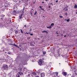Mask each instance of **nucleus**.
Returning a JSON list of instances; mask_svg holds the SVG:
<instances>
[{
    "mask_svg": "<svg viewBox=\"0 0 77 77\" xmlns=\"http://www.w3.org/2000/svg\"><path fill=\"white\" fill-rule=\"evenodd\" d=\"M19 62L18 65H19L20 67H21V66H23V65H24V63L22 61H19Z\"/></svg>",
    "mask_w": 77,
    "mask_h": 77,
    "instance_id": "1",
    "label": "nucleus"
},
{
    "mask_svg": "<svg viewBox=\"0 0 77 77\" xmlns=\"http://www.w3.org/2000/svg\"><path fill=\"white\" fill-rule=\"evenodd\" d=\"M38 63L39 65H40V66L43 65L44 64V63H43V61H42V60H39L38 62Z\"/></svg>",
    "mask_w": 77,
    "mask_h": 77,
    "instance_id": "2",
    "label": "nucleus"
},
{
    "mask_svg": "<svg viewBox=\"0 0 77 77\" xmlns=\"http://www.w3.org/2000/svg\"><path fill=\"white\" fill-rule=\"evenodd\" d=\"M62 74L65 76H66V75L67 74V73L66 72H65L64 71H63L62 72Z\"/></svg>",
    "mask_w": 77,
    "mask_h": 77,
    "instance_id": "3",
    "label": "nucleus"
},
{
    "mask_svg": "<svg viewBox=\"0 0 77 77\" xmlns=\"http://www.w3.org/2000/svg\"><path fill=\"white\" fill-rule=\"evenodd\" d=\"M23 15L22 14H20V15H19V18L20 19H23Z\"/></svg>",
    "mask_w": 77,
    "mask_h": 77,
    "instance_id": "4",
    "label": "nucleus"
},
{
    "mask_svg": "<svg viewBox=\"0 0 77 77\" xmlns=\"http://www.w3.org/2000/svg\"><path fill=\"white\" fill-rule=\"evenodd\" d=\"M16 14V11L14 10L13 12V14L14 15H15Z\"/></svg>",
    "mask_w": 77,
    "mask_h": 77,
    "instance_id": "5",
    "label": "nucleus"
},
{
    "mask_svg": "<svg viewBox=\"0 0 77 77\" xmlns=\"http://www.w3.org/2000/svg\"><path fill=\"white\" fill-rule=\"evenodd\" d=\"M3 68H4V69H6V68H8V65H6L5 66H4Z\"/></svg>",
    "mask_w": 77,
    "mask_h": 77,
    "instance_id": "6",
    "label": "nucleus"
},
{
    "mask_svg": "<svg viewBox=\"0 0 77 77\" xmlns=\"http://www.w3.org/2000/svg\"><path fill=\"white\" fill-rule=\"evenodd\" d=\"M41 76L42 77H43L45 76V75H44V73H42L41 74Z\"/></svg>",
    "mask_w": 77,
    "mask_h": 77,
    "instance_id": "7",
    "label": "nucleus"
},
{
    "mask_svg": "<svg viewBox=\"0 0 77 77\" xmlns=\"http://www.w3.org/2000/svg\"><path fill=\"white\" fill-rule=\"evenodd\" d=\"M18 73H19V74H20V75H23V72H18Z\"/></svg>",
    "mask_w": 77,
    "mask_h": 77,
    "instance_id": "8",
    "label": "nucleus"
},
{
    "mask_svg": "<svg viewBox=\"0 0 77 77\" xmlns=\"http://www.w3.org/2000/svg\"><path fill=\"white\" fill-rule=\"evenodd\" d=\"M22 69H23V68H22V67L19 66V69L20 71H21Z\"/></svg>",
    "mask_w": 77,
    "mask_h": 77,
    "instance_id": "9",
    "label": "nucleus"
},
{
    "mask_svg": "<svg viewBox=\"0 0 77 77\" xmlns=\"http://www.w3.org/2000/svg\"><path fill=\"white\" fill-rule=\"evenodd\" d=\"M32 74H33V75H36V72H32Z\"/></svg>",
    "mask_w": 77,
    "mask_h": 77,
    "instance_id": "10",
    "label": "nucleus"
},
{
    "mask_svg": "<svg viewBox=\"0 0 77 77\" xmlns=\"http://www.w3.org/2000/svg\"><path fill=\"white\" fill-rule=\"evenodd\" d=\"M74 8L75 9H77V5H75L74 7Z\"/></svg>",
    "mask_w": 77,
    "mask_h": 77,
    "instance_id": "11",
    "label": "nucleus"
},
{
    "mask_svg": "<svg viewBox=\"0 0 77 77\" xmlns=\"http://www.w3.org/2000/svg\"><path fill=\"white\" fill-rule=\"evenodd\" d=\"M64 10H65V11H67V10H68V8H67V7H65V8H64Z\"/></svg>",
    "mask_w": 77,
    "mask_h": 77,
    "instance_id": "12",
    "label": "nucleus"
},
{
    "mask_svg": "<svg viewBox=\"0 0 77 77\" xmlns=\"http://www.w3.org/2000/svg\"><path fill=\"white\" fill-rule=\"evenodd\" d=\"M48 29H51V26H50L49 27H47Z\"/></svg>",
    "mask_w": 77,
    "mask_h": 77,
    "instance_id": "13",
    "label": "nucleus"
},
{
    "mask_svg": "<svg viewBox=\"0 0 77 77\" xmlns=\"http://www.w3.org/2000/svg\"><path fill=\"white\" fill-rule=\"evenodd\" d=\"M47 53L45 51H43V54H46Z\"/></svg>",
    "mask_w": 77,
    "mask_h": 77,
    "instance_id": "14",
    "label": "nucleus"
},
{
    "mask_svg": "<svg viewBox=\"0 0 77 77\" xmlns=\"http://www.w3.org/2000/svg\"><path fill=\"white\" fill-rule=\"evenodd\" d=\"M14 46H15V47H18V48H20V47L18 46L17 45H14Z\"/></svg>",
    "mask_w": 77,
    "mask_h": 77,
    "instance_id": "15",
    "label": "nucleus"
},
{
    "mask_svg": "<svg viewBox=\"0 0 77 77\" xmlns=\"http://www.w3.org/2000/svg\"><path fill=\"white\" fill-rule=\"evenodd\" d=\"M36 14H37V11H35L34 14V15H35Z\"/></svg>",
    "mask_w": 77,
    "mask_h": 77,
    "instance_id": "16",
    "label": "nucleus"
},
{
    "mask_svg": "<svg viewBox=\"0 0 77 77\" xmlns=\"http://www.w3.org/2000/svg\"><path fill=\"white\" fill-rule=\"evenodd\" d=\"M67 22H69L70 20H69V19H68V20H66Z\"/></svg>",
    "mask_w": 77,
    "mask_h": 77,
    "instance_id": "17",
    "label": "nucleus"
},
{
    "mask_svg": "<svg viewBox=\"0 0 77 77\" xmlns=\"http://www.w3.org/2000/svg\"><path fill=\"white\" fill-rule=\"evenodd\" d=\"M47 31H42V33H45Z\"/></svg>",
    "mask_w": 77,
    "mask_h": 77,
    "instance_id": "18",
    "label": "nucleus"
},
{
    "mask_svg": "<svg viewBox=\"0 0 77 77\" xmlns=\"http://www.w3.org/2000/svg\"><path fill=\"white\" fill-rule=\"evenodd\" d=\"M16 77H20V75L18 74H17L16 75Z\"/></svg>",
    "mask_w": 77,
    "mask_h": 77,
    "instance_id": "19",
    "label": "nucleus"
},
{
    "mask_svg": "<svg viewBox=\"0 0 77 77\" xmlns=\"http://www.w3.org/2000/svg\"><path fill=\"white\" fill-rule=\"evenodd\" d=\"M20 32H21L22 33H23V30H22V29H20Z\"/></svg>",
    "mask_w": 77,
    "mask_h": 77,
    "instance_id": "20",
    "label": "nucleus"
},
{
    "mask_svg": "<svg viewBox=\"0 0 77 77\" xmlns=\"http://www.w3.org/2000/svg\"><path fill=\"white\" fill-rule=\"evenodd\" d=\"M55 73H56L57 76V75H58V72H55Z\"/></svg>",
    "mask_w": 77,
    "mask_h": 77,
    "instance_id": "21",
    "label": "nucleus"
},
{
    "mask_svg": "<svg viewBox=\"0 0 77 77\" xmlns=\"http://www.w3.org/2000/svg\"><path fill=\"white\" fill-rule=\"evenodd\" d=\"M51 26H54V23H51Z\"/></svg>",
    "mask_w": 77,
    "mask_h": 77,
    "instance_id": "22",
    "label": "nucleus"
},
{
    "mask_svg": "<svg viewBox=\"0 0 77 77\" xmlns=\"http://www.w3.org/2000/svg\"><path fill=\"white\" fill-rule=\"evenodd\" d=\"M60 17L61 18H63V16H60Z\"/></svg>",
    "mask_w": 77,
    "mask_h": 77,
    "instance_id": "23",
    "label": "nucleus"
},
{
    "mask_svg": "<svg viewBox=\"0 0 77 77\" xmlns=\"http://www.w3.org/2000/svg\"><path fill=\"white\" fill-rule=\"evenodd\" d=\"M15 33H16V34H17V33H18V31H16Z\"/></svg>",
    "mask_w": 77,
    "mask_h": 77,
    "instance_id": "24",
    "label": "nucleus"
},
{
    "mask_svg": "<svg viewBox=\"0 0 77 77\" xmlns=\"http://www.w3.org/2000/svg\"><path fill=\"white\" fill-rule=\"evenodd\" d=\"M27 38L28 39H30V37H28Z\"/></svg>",
    "mask_w": 77,
    "mask_h": 77,
    "instance_id": "25",
    "label": "nucleus"
},
{
    "mask_svg": "<svg viewBox=\"0 0 77 77\" xmlns=\"http://www.w3.org/2000/svg\"><path fill=\"white\" fill-rule=\"evenodd\" d=\"M29 35H31V36H33V34L29 33Z\"/></svg>",
    "mask_w": 77,
    "mask_h": 77,
    "instance_id": "26",
    "label": "nucleus"
},
{
    "mask_svg": "<svg viewBox=\"0 0 77 77\" xmlns=\"http://www.w3.org/2000/svg\"><path fill=\"white\" fill-rule=\"evenodd\" d=\"M11 45H16L15 44H11Z\"/></svg>",
    "mask_w": 77,
    "mask_h": 77,
    "instance_id": "27",
    "label": "nucleus"
},
{
    "mask_svg": "<svg viewBox=\"0 0 77 77\" xmlns=\"http://www.w3.org/2000/svg\"><path fill=\"white\" fill-rule=\"evenodd\" d=\"M5 15H2V17H5Z\"/></svg>",
    "mask_w": 77,
    "mask_h": 77,
    "instance_id": "28",
    "label": "nucleus"
},
{
    "mask_svg": "<svg viewBox=\"0 0 77 77\" xmlns=\"http://www.w3.org/2000/svg\"><path fill=\"white\" fill-rule=\"evenodd\" d=\"M8 54H10L11 53L8 52Z\"/></svg>",
    "mask_w": 77,
    "mask_h": 77,
    "instance_id": "29",
    "label": "nucleus"
},
{
    "mask_svg": "<svg viewBox=\"0 0 77 77\" xmlns=\"http://www.w3.org/2000/svg\"><path fill=\"white\" fill-rule=\"evenodd\" d=\"M48 8H51V6H48Z\"/></svg>",
    "mask_w": 77,
    "mask_h": 77,
    "instance_id": "30",
    "label": "nucleus"
},
{
    "mask_svg": "<svg viewBox=\"0 0 77 77\" xmlns=\"http://www.w3.org/2000/svg\"><path fill=\"white\" fill-rule=\"evenodd\" d=\"M55 2H56V3H57V2H58V0H57V1Z\"/></svg>",
    "mask_w": 77,
    "mask_h": 77,
    "instance_id": "31",
    "label": "nucleus"
},
{
    "mask_svg": "<svg viewBox=\"0 0 77 77\" xmlns=\"http://www.w3.org/2000/svg\"><path fill=\"white\" fill-rule=\"evenodd\" d=\"M53 77H56V76L55 75H54Z\"/></svg>",
    "mask_w": 77,
    "mask_h": 77,
    "instance_id": "32",
    "label": "nucleus"
},
{
    "mask_svg": "<svg viewBox=\"0 0 77 77\" xmlns=\"http://www.w3.org/2000/svg\"><path fill=\"white\" fill-rule=\"evenodd\" d=\"M39 8H42V7L40 6L39 7Z\"/></svg>",
    "mask_w": 77,
    "mask_h": 77,
    "instance_id": "33",
    "label": "nucleus"
},
{
    "mask_svg": "<svg viewBox=\"0 0 77 77\" xmlns=\"http://www.w3.org/2000/svg\"><path fill=\"white\" fill-rule=\"evenodd\" d=\"M31 16H32V13H31Z\"/></svg>",
    "mask_w": 77,
    "mask_h": 77,
    "instance_id": "34",
    "label": "nucleus"
},
{
    "mask_svg": "<svg viewBox=\"0 0 77 77\" xmlns=\"http://www.w3.org/2000/svg\"><path fill=\"white\" fill-rule=\"evenodd\" d=\"M42 11H45L44 9H42Z\"/></svg>",
    "mask_w": 77,
    "mask_h": 77,
    "instance_id": "35",
    "label": "nucleus"
},
{
    "mask_svg": "<svg viewBox=\"0 0 77 77\" xmlns=\"http://www.w3.org/2000/svg\"><path fill=\"white\" fill-rule=\"evenodd\" d=\"M24 26L25 27H26V25H25Z\"/></svg>",
    "mask_w": 77,
    "mask_h": 77,
    "instance_id": "36",
    "label": "nucleus"
},
{
    "mask_svg": "<svg viewBox=\"0 0 77 77\" xmlns=\"http://www.w3.org/2000/svg\"><path fill=\"white\" fill-rule=\"evenodd\" d=\"M1 20H3V18H1Z\"/></svg>",
    "mask_w": 77,
    "mask_h": 77,
    "instance_id": "37",
    "label": "nucleus"
},
{
    "mask_svg": "<svg viewBox=\"0 0 77 77\" xmlns=\"http://www.w3.org/2000/svg\"><path fill=\"white\" fill-rule=\"evenodd\" d=\"M56 33H57V34H59V33H57V32H56Z\"/></svg>",
    "mask_w": 77,
    "mask_h": 77,
    "instance_id": "38",
    "label": "nucleus"
},
{
    "mask_svg": "<svg viewBox=\"0 0 77 77\" xmlns=\"http://www.w3.org/2000/svg\"><path fill=\"white\" fill-rule=\"evenodd\" d=\"M50 4H51V5H53V4H52V3H51Z\"/></svg>",
    "mask_w": 77,
    "mask_h": 77,
    "instance_id": "39",
    "label": "nucleus"
},
{
    "mask_svg": "<svg viewBox=\"0 0 77 77\" xmlns=\"http://www.w3.org/2000/svg\"><path fill=\"white\" fill-rule=\"evenodd\" d=\"M44 3V2H42V3Z\"/></svg>",
    "mask_w": 77,
    "mask_h": 77,
    "instance_id": "40",
    "label": "nucleus"
},
{
    "mask_svg": "<svg viewBox=\"0 0 77 77\" xmlns=\"http://www.w3.org/2000/svg\"><path fill=\"white\" fill-rule=\"evenodd\" d=\"M64 37H66V35H65L64 36Z\"/></svg>",
    "mask_w": 77,
    "mask_h": 77,
    "instance_id": "41",
    "label": "nucleus"
},
{
    "mask_svg": "<svg viewBox=\"0 0 77 77\" xmlns=\"http://www.w3.org/2000/svg\"><path fill=\"white\" fill-rule=\"evenodd\" d=\"M75 74L76 75H77V73H76L75 72Z\"/></svg>",
    "mask_w": 77,
    "mask_h": 77,
    "instance_id": "42",
    "label": "nucleus"
},
{
    "mask_svg": "<svg viewBox=\"0 0 77 77\" xmlns=\"http://www.w3.org/2000/svg\"><path fill=\"white\" fill-rule=\"evenodd\" d=\"M65 15H67V13H66V14H65Z\"/></svg>",
    "mask_w": 77,
    "mask_h": 77,
    "instance_id": "43",
    "label": "nucleus"
},
{
    "mask_svg": "<svg viewBox=\"0 0 77 77\" xmlns=\"http://www.w3.org/2000/svg\"><path fill=\"white\" fill-rule=\"evenodd\" d=\"M45 1H46V2H47V1H48V0H45Z\"/></svg>",
    "mask_w": 77,
    "mask_h": 77,
    "instance_id": "44",
    "label": "nucleus"
},
{
    "mask_svg": "<svg viewBox=\"0 0 77 77\" xmlns=\"http://www.w3.org/2000/svg\"><path fill=\"white\" fill-rule=\"evenodd\" d=\"M46 32L47 33H48V32H47V31H46Z\"/></svg>",
    "mask_w": 77,
    "mask_h": 77,
    "instance_id": "45",
    "label": "nucleus"
},
{
    "mask_svg": "<svg viewBox=\"0 0 77 77\" xmlns=\"http://www.w3.org/2000/svg\"><path fill=\"white\" fill-rule=\"evenodd\" d=\"M26 34H29V33H26Z\"/></svg>",
    "mask_w": 77,
    "mask_h": 77,
    "instance_id": "46",
    "label": "nucleus"
},
{
    "mask_svg": "<svg viewBox=\"0 0 77 77\" xmlns=\"http://www.w3.org/2000/svg\"><path fill=\"white\" fill-rule=\"evenodd\" d=\"M31 30H32V29H31V28H30V31H31Z\"/></svg>",
    "mask_w": 77,
    "mask_h": 77,
    "instance_id": "47",
    "label": "nucleus"
},
{
    "mask_svg": "<svg viewBox=\"0 0 77 77\" xmlns=\"http://www.w3.org/2000/svg\"><path fill=\"white\" fill-rule=\"evenodd\" d=\"M5 7H7V6H5Z\"/></svg>",
    "mask_w": 77,
    "mask_h": 77,
    "instance_id": "48",
    "label": "nucleus"
},
{
    "mask_svg": "<svg viewBox=\"0 0 77 77\" xmlns=\"http://www.w3.org/2000/svg\"><path fill=\"white\" fill-rule=\"evenodd\" d=\"M43 8H41V10H42Z\"/></svg>",
    "mask_w": 77,
    "mask_h": 77,
    "instance_id": "49",
    "label": "nucleus"
},
{
    "mask_svg": "<svg viewBox=\"0 0 77 77\" xmlns=\"http://www.w3.org/2000/svg\"><path fill=\"white\" fill-rule=\"evenodd\" d=\"M32 11L33 10V9H31Z\"/></svg>",
    "mask_w": 77,
    "mask_h": 77,
    "instance_id": "50",
    "label": "nucleus"
},
{
    "mask_svg": "<svg viewBox=\"0 0 77 77\" xmlns=\"http://www.w3.org/2000/svg\"><path fill=\"white\" fill-rule=\"evenodd\" d=\"M61 36H63V34H61Z\"/></svg>",
    "mask_w": 77,
    "mask_h": 77,
    "instance_id": "51",
    "label": "nucleus"
},
{
    "mask_svg": "<svg viewBox=\"0 0 77 77\" xmlns=\"http://www.w3.org/2000/svg\"><path fill=\"white\" fill-rule=\"evenodd\" d=\"M5 53H7V52H5Z\"/></svg>",
    "mask_w": 77,
    "mask_h": 77,
    "instance_id": "52",
    "label": "nucleus"
},
{
    "mask_svg": "<svg viewBox=\"0 0 77 77\" xmlns=\"http://www.w3.org/2000/svg\"><path fill=\"white\" fill-rule=\"evenodd\" d=\"M76 14H77V12L76 13Z\"/></svg>",
    "mask_w": 77,
    "mask_h": 77,
    "instance_id": "53",
    "label": "nucleus"
},
{
    "mask_svg": "<svg viewBox=\"0 0 77 77\" xmlns=\"http://www.w3.org/2000/svg\"><path fill=\"white\" fill-rule=\"evenodd\" d=\"M24 8H23V10H24Z\"/></svg>",
    "mask_w": 77,
    "mask_h": 77,
    "instance_id": "54",
    "label": "nucleus"
},
{
    "mask_svg": "<svg viewBox=\"0 0 77 77\" xmlns=\"http://www.w3.org/2000/svg\"><path fill=\"white\" fill-rule=\"evenodd\" d=\"M57 36H59V35H57Z\"/></svg>",
    "mask_w": 77,
    "mask_h": 77,
    "instance_id": "55",
    "label": "nucleus"
},
{
    "mask_svg": "<svg viewBox=\"0 0 77 77\" xmlns=\"http://www.w3.org/2000/svg\"><path fill=\"white\" fill-rule=\"evenodd\" d=\"M71 77H73V76H72Z\"/></svg>",
    "mask_w": 77,
    "mask_h": 77,
    "instance_id": "56",
    "label": "nucleus"
},
{
    "mask_svg": "<svg viewBox=\"0 0 77 77\" xmlns=\"http://www.w3.org/2000/svg\"><path fill=\"white\" fill-rule=\"evenodd\" d=\"M31 11H32V10H31Z\"/></svg>",
    "mask_w": 77,
    "mask_h": 77,
    "instance_id": "57",
    "label": "nucleus"
},
{
    "mask_svg": "<svg viewBox=\"0 0 77 77\" xmlns=\"http://www.w3.org/2000/svg\"><path fill=\"white\" fill-rule=\"evenodd\" d=\"M59 64H60V63H59Z\"/></svg>",
    "mask_w": 77,
    "mask_h": 77,
    "instance_id": "58",
    "label": "nucleus"
}]
</instances>
